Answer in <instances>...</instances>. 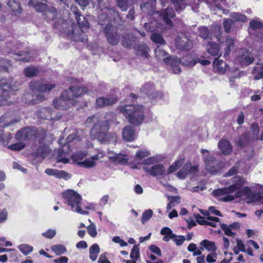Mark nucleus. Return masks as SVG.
<instances>
[{"mask_svg": "<svg viewBox=\"0 0 263 263\" xmlns=\"http://www.w3.org/2000/svg\"><path fill=\"white\" fill-rule=\"evenodd\" d=\"M117 108L130 124L138 126L144 122L145 110L144 106L138 104H129L127 101H124L120 102Z\"/></svg>", "mask_w": 263, "mask_h": 263, "instance_id": "f257e3e1", "label": "nucleus"}, {"mask_svg": "<svg viewBox=\"0 0 263 263\" xmlns=\"http://www.w3.org/2000/svg\"><path fill=\"white\" fill-rule=\"evenodd\" d=\"M110 127V121L108 120L98 122L96 123L90 132V136L92 139L98 140L101 143H109L117 139L115 133H109L108 130Z\"/></svg>", "mask_w": 263, "mask_h": 263, "instance_id": "f03ea898", "label": "nucleus"}, {"mask_svg": "<svg viewBox=\"0 0 263 263\" xmlns=\"http://www.w3.org/2000/svg\"><path fill=\"white\" fill-rule=\"evenodd\" d=\"M76 9V11L73 10V12L75 15L79 28H77L73 23L71 25V35L74 41L82 42L86 40L83 29H87L89 27V24L88 20L82 15L77 8Z\"/></svg>", "mask_w": 263, "mask_h": 263, "instance_id": "7ed1b4c3", "label": "nucleus"}, {"mask_svg": "<svg viewBox=\"0 0 263 263\" xmlns=\"http://www.w3.org/2000/svg\"><path fill=\"white\" fill-rule=\"evenodd\" d=\"M46 0H30L28 5L36 12L42 13L45 18L53 20L57 15V11L54 7H49L45 3Z\"/></svg>", "mask_w": 263, "mask_h": 263, "instance_id": "20e7f679", "label": "nucleus"}, {"mask_svg": "<svg viewBox=\"0 0 263 263\" xmlns=\"http://www.w3.org/2000/svg\"><path fill=\"white\" fill-rule=\"evenodd\" d=\"M64 200L71 206L72 210L80 214H84L85 212L81 208V196L73 190H68L62 193Z\"/></svg>", "mask_w": 263, "mask_h": 263, "instance_id": "39448f33", "label": "nucleus"}, {"mask_svg": "<svg viewBox=\"0 0 263 263\" xmlns=\"http://www.w3.org/2000/svg\"><path fill=\"white\" fill-rule=\"evenodd\" d=\"M55 86L54 83H50L43 80L31 81L29 83V88L33 92H49Z\"/></svg>", "mask_w": 263, "mask_h": 263, "instance_id": "423d86ee", "label": "nucleus"}, {"mask_svg": "<svg viewBox=\"0 0 263 263\" xmlns=\"http://www.w3.org/2000/svg\"><path fill=\"white\" fill-rule=\"evenodd\" d=\"M70 101L72 100L69 96V91L64 90L60 95L59 98L53 100V105L58 109L67 110L70 107Z\"/></svg>", "mask_w": 263, "mask_h": 263, "instance_id": "0eeeda50", "label": "nucleus"}, {"mask_svg": "<svg viewBox=\"0 0 263 263\" xmlns=\"http://www.w3.org/2000/svg\"><path fill=\"white\" fill-rule=\"evenodd\" d=\"M103 32L107 42L111 45H117L120 41V36L118 33L117 28L111 24H108L104 28Z\"/></svg>", "mask_w": 263, "mask_h": 263, "instance_id": "6e6552de", "label": "nucleus"}, {"mask_svg": "<svg viewBox=\"0 0 263 263\" xmlns=\"http://www.w3.org/2000/svg\"><path fill=\"white\" fill-rule=\"evenodd\" d=\"M140 91L152 100L162 98L163 96L161 92L155 90L154 84L151 82H148L143 85Z\"/></svg>", "mask_w": 263, "mask_h": 263, "instance_id": "1a4fd4ad", "label": "nucleus"}, {"mask_svg": "<svg viewBox=\"0 0 263 263\" xmlns=\"http://www.w3.org/2000/svg\"><path fill=\"white\" fill-rule=\"evenodd\" d=\"M20 84L14 81L12 77L2 78L0 80V89L3 92H9L18 90Z\"/></svg>", "mask_w": 263, "mask_h": 263, "instance_id": "9d476101", "label": "nucleus"}, {"mask_svg": "<svg viewBox=\"0 0 263 263\" xmlns=\"http://www.w3.org/2000/svg\"><path fill=\"white\" fill-rule=\"evenodd\" d=\"M206 168L212 174H215L218 173L222 168V162L216 159L213 156L207 157L205 161Z\"/></svg>", "mask_w": 263, "mask_h": 263, "instance_id": "9b49d317", "label": "nucleus"}, {"mask_svg": "<svg viewBox=\"0 0 263 263\" xmlns=\"http://www.w3.org/2000/svg\"><path fill=\"white\" fill-rule=\"evenodd\" d=\"M71 149L69 144H65L61 146L60 148L58 149L56 155V160L57 162H62L64 164L67 163L69 161V159L67 158Z\"/></svg>", "mask_w": 263, "mask_h": 263, "instance_id": "f8f14e48", "label": "nucleus"}, {"mask_svg": "<svg viewBox=\"0 0 263 263\" xmlns=\"http://www.w3.org/2000/svg\"><path fill=\"white\" fill-rule=\"evenodd\" d=\"M118 101L117 96L110 95L107 97H100L96 99V105L98 108H101L108 106H112Z\"/></svg>", "mask_w": 263, "mask_h": 263, "instance_id": "ddd939ff", "label": "nucleus"}, {"mask_svg": "<svg viewBox=\"0 0 263 263\" xmlns=\"http://www.w3.org/2000/svg\"><path fill=\"white\" fill-rule=\"evenodd\" d=\"M34 130L31 127H26L18 130L15 134V139L18 141H26L33 138Z\"/></svg>", "mask_w": 263, "mask_h": 263, "instance_id": "4468645a", "label": "nucleus"}, {"mask_svg": "<svg viewBox=\"0 0 263 263\" xmlns=\"http://www.w3.org/2000/svg\"><path fill=\"white\" fill-rule=\"evenodd\" d=\"M246 180L242 176H236L233 178L232 184L229 186V189L232 193L238 192L242 190Z\"/></svg>", "mask_w": 263, "mask_h": 263, "instance_id": "2eb2a0df", "label": "nucleus"}, {"mask_svg": "<svg viewBox=\"0 0 263 263\" xmlns=\"http://www.w3.org/2000/svg\"><path fill=\"white\" fill-rule=\"evenodd\" d=\"M163 62L166 65L169 66L171 68L174 73L178 74L181 72L179 59L170 56L163 59Z\"/></svg>", "mask_w": 263, "mask_h": 263, "instance_id": "dca6fc26", "label": "nucleus"}, {"mask_svg": "<svg viewBox=\"0 0 263 263\" xmlns=\"http://www.w3.org/2000/svg\"><path fill=\"white\" fill-rule=\"evenodd\" d=\"M143 170L146 173L154 177L162 176L165 172V168L161 164H155L150 167L143 166Z\"/></svg>", "mask_w": 263, "mask_h": 263, "instance_id": "f3484780", "label": "nucleus"}, {"mask_svg": "<svg viewBox=\"0 0 263 263\" xmlns=\"http://www.w3.org/2000/svg\"><path fill=\"white\" fill-rule=\"evenodd\" d=\"M133 48L134 49L137 56L140 57L143 59L148 58L149 56V52L150 49L147 45L143 43L136 44Z\"/></svg>", "mask_w": 263, "mask_h": 263, "instance_id": "a211bd4d", "label": "nucleus"}, {"mask_svg": "<svg viewBox=\"0 0 263 263\" xmlns=\"http://www.w3.org/2000/svg\"><path fill=\"white\" fill-rule=\"evenodd\" d=\"M69 91V96L71 97V100H73L75 98L82 96L88 92V90L85 86H70L68 90Z\"/></svg>", "mask_w": 263, "mask_h": 263, "instance_id": "6ab92c4d", "label": "nucleus"}, {"mask_svg": "<svg viewBox=\"0 0 263 263\" xmlns=\"http://www.w3.org/2000/svg\"><path fill=\"white\" fill-rule=\"evenodd\" d=\"M39 145L37 146L35 152L34 153V156L36 158H41L45 159L51 152V149L48 144L46 142L42 143H39Z\"/></svg>", "mask_w": 263, "mask_h": 263, "instance_id": "aec40b11", "label": "nucleus"}, {"mask_svg": "<svg viewBox=\"0 0 263 263\" xmlns=\"http://www.w3.org/2000/svg\"><path fill=\"white\" fill-rule=\"evenodd\" d=\"M23 99H24L26 103L28 104H35L43 102L46 98L42 94L37 95L35 96V98H34L31 93L26 92L24 94Z\"/></svg>", "mask_w": 263, "mask_h": 263, "instance_id": "412c9836", "label": "nucleus"}, {"mask_svg": "<svg viewBox=\"0 0 263 263\" xmlns=\"http://www.w3.org/2000/svg\"><path fill=\"white\" fill-rule=\"evenodd\" d=\"M176 47L182 51H189L192 47V43L190 40L184 41L180 37H177L175 41Z\"/></svg>", "mask_w": 263, "mask_h": 263, "instance_id": "4be33fe9", "label": "nucleus"}, {"mask_svg": "<svg viewBox=\"0 0 263 263\" xmlns=\"http://www.w3.org/2000/svg\"><path fill=\"white\" fill-rule=\"evenodd\" d=\"M218 145L219 149L224 155H228L232 151V146L227 139H222L219 141Z\"/></svg>", "mask_w": 263, "mask_h": 263, "instance_id": "5701e85b", "label": "nucleus"}, {"mask_svg": "<svg viewBox=\"0 0 263 263\" xmlns=\"http://www.w3.org/2000/svg\"><path fill=\"white\" fill-rule=\"evenodd\" d=\"M206 51L208 53L213 57H219L221 54L220 53V46L219 44L214 42H209L206 45Z\"/></svg>", "mask_w": 263, "mask_h": 263, "instance_id": "b1692460", "label": "nucleus"}, {"mask_svg": "<svg viewBox=\"0 0 263 263\" xmlns=\"http://www.w3.org/2000/svg\"><path fill=\"white\" fill-rule=\"evenodd\" d=\"M135 130L130 125L126 126L122 131V137L123 139L127 141L130 142L134 140L135 138Z\"/></svg>", "mask_w": 263, "mask_h": 263, "instance_id": "393cba45", "label": "nucleus"}, {"mask_svg": "<svg viewBox=\"0 0 263 263\" xmlns=\"http://www.w3.org/2000/svg\"><path fill=\"white\" fill-rule=\"evenodd\" d=\"M33 138H38L39 143L41 144L45 142L46 139L47 137L46 130L41 127L36 128H33Z\"/></svg>", "mask_w": 263, "mask_h": 263, "instance_id": "a878e982", "label": "nucleus"}, {"mask_svg": "<svg viewBox=\"0 0 263 263\" xmlns=\"http://www.w3.org/2000/svg\"><path fill=\"white\" fill-rule=\"evenodd\" d=\"M253 193L254 192L248 186H245L243 188L242 190L236 192V197L241 198L245 196L247 199L249 200L248 202L250 203L252 198Z\"/></svg>", "mask_w": 263, "mask_h": 263, "instance_id": "bb28decb", "label": "nucleus"}, {"mask_svg": "<svg viewBox=\"0 0 263 263\" xmlns=\"http://www.w3.org/2000/svg\"><path fill=\"white\" fill-rule=\"evenodd\" d=\"M252 73L255 75V80L263 78V63H257L254 67Z\"/></svg>", "mask_w": 263, "mask_h": 263, "instance_id": "cd10ccee", "label": "nucleus"}, {"mask_svg": "<svg viewBox=\"0 0 263 263\" xmlns=\"http://www.w3.org/2000/svg\"><path fill=\"white\" fill-rule=\"evenodd\" d=\"M100 248L98 244H93L89 249V258L92 261H95L100 253Z\"/></svg>", "mask_w": 263, "mask_h": 263, "instance_id": "c85d7f7f", "label": "nucleus"}, {"mask_svg": "<svg viewBox=\"0 0 263 263\" xmlns=\"http://www.w3.org/2000/svg\"><path fill=\"white\" fill-rule=\"evenodd\" d=\"M199 36L203 40L212 39V33H211L208 27L203 26L199 28Z\"/></svg>", "mask_w": 263, "mask_h": 263, "instance_id": "c756f323", "label": "nucleus"}, {"mask_svg": "<svg viewBox=\"0 0 263 263\" xmlns=\"http://www.w3.org/2000/svg\"><path fill=\"white\" fill-rule=\"evenodd\" d=\"M24 73L26 77L32 78L39 74V70L33 66H28L24 69Z\"/></svg>", "mask_w": 263, "mask_h": 263, "instance_id": "7c9ffc66", "label": "nucleus"}, {"mask_svg": "<svg viewBox=\"0 0 263 263\" xmlns=\"http://www.w3.org/2000/svg\"><path fill=\"white\" fill-rule=\"evenodd\" d=\"M200 244L208 251L215 252L217 250V247L215 243L208 239L203 240L201 241Z\"/></svg>", "mask_w": 263, "mask_h": 263, "instance_id": "2f4dec72", "label": "nucleus"}, {"mask_svg": "<svg viewBox=\"0 0 263 263\" xmlns=\"http://www.w3.org/2000/svg\"><path fill=\"white\" fill-rule=\"evenodd\" d=\"M226 48L225 49V53L224 56L226 57L227 55H229L231 49L234 47V42L233 38L230 36H228L226 38Z\"/></svg>", "mask_w": 263, "mask_h": 263, "instance_id": "473e14b6", "label": "nucleus"}, {"mask_svg": "<svg viewBox=\"0 0 263 263\" xmlns=\"http://www.w3.org/2000/svg\"><path fill=\"white\" fill-rule=\"evenodd\" d=\"M228 194H232L229 186L215 189L213 191V194L215 197H219Z\"/></svg>", "mask_w": 263, "mask_h": 263, "instance_id": "72a5a7b5", "label": "nucleus"}, {"mask_svg": "<svg viewBox=\"0 0 263 263\" xmlns=\"http://www.w3.org/2000/svg\"><path fill=\"white\" fill-rule=\"evenodd\" d=\"M137 40V39L136 37L129 39L124 36L121 41V44L122 46L125 48H131L132 47H134V46L136 44Z\"/></svg>", "mask_w": 263, "mask_h": 263, "instance_id": "f704fd0d", "label": "nucleus"}, {"mask_svg": "<svg viewBox=\"0 0 263 263\" xmlns=\"http://www.w3.org/2000/svg\"><path fill=\"white\" fill-rule=\"evenodd\" d=\"M8 5L13 12L20 13L22 10L20 3L16 0H9L8 2Z\"/></svg>", "mask_w": 263, "mask_h": 263, "instance_id": "c9c22d12", "label": "nucleus"}, {"mask_svg": "<svg viewBox=\"0 0 263 263\" xmlns=\"http://www.w3.org/2000/svg\"><path fill=\"white\" fill-rule=\"evenodd\" d=\"M52 250L58 255L64 254L67 251L65 247L62 245H54L52 247Z\"/></svg>", "mask_w": 263, "mask_h": 263, "instance_id": "e433bc0d", "label": "nucleus"}, {"mask_svg": "<svg viewBox=\"0 0 263 263\" xmlns=\"http://www.w3.org/2000/svg\"><path fill=\"white\" fill-rule=\"evenodd\" d=\"M171 2L175 6V10L177 12L180 11L185 8L184 0H171Z\"/></svg>", "mask_w": 263, "mask_h": 263, "instance_id": "4c0bfd02", "label": "nucleus"}, {"mask_svg": "<svg viewBox=\"0 0 263 263\" xmlns=\"http://www.w3.org/2000/svg\"><path fill=\"white\" fill-rule=\"evenodd\" d=\"M169 9H167L165 10L164 15H163V18L164 20L165 21V23L166 24L170 25L171 26H173V22L170 19V18H173L175 16V13L174 11H172L170 14L168 13Z\"/></svg>", "mask_w": 263, "mask_h": 263, "instance_id": "58836bf2", "label": "nucleus"}, {"mask_svg": "<svg viewBox=\"0 0 263 263\" xmlns=\"http://www.w3.org/2000/svg\"><path fill=\"white\" fill-rule=\"evenodd\" d=\"M18 56L17 59L18 61H20L23 62H29L31 59L30 56V53L28 51L21 52L19 53H17Z\"/></svg>", "mask_w": 263, "mask_h": 263, "instance_id": "ea45409f", "label": "nucleus"}, {"mask_svg": "<svg viewBox=\"0 0 263 263\" xmlns=\"http://www.w3.org/2000/svg\"><path fill=\"white\" fill-rule=\"evenodd\" d=\"M152 40L156 43L163 45L165 44V41L161 35L158 33H154L151 35Z\"/></svg>", "mask_w": 263, "mask_h": 263, "instance_id": "a19ab883", "label": "nucleus"}, {"mask_svg": "<svg viewBox=\"0 0 263 263\" xmlns=\"http://www.w3.org/2000/svg\"><path fill=\"white\" fill-rule=\"evenodd\" d=\"M132 259L137 260L140 257V251L138 246H134L130 253Z\"/></svg>", "mask_w": 263, "mask_h": 263, "instance_id": "79ce46f5", "label": "nucleus"}, {"mask_svg": "<svg viewBox=\"0 0 263 263\" xmlns=\"http://www.w3.org/2000/svg\"><path fill=\"white\" fill-rule=\"evenodd\" d=\"M234 224V223L228 226L227 224L221 223L220 224V228L224 231L226 235L229 236H233L235 234L232 231L231 227H232Z\"/></svg>", "mask_w": 263, "mask_h": 263, "instance_id": "37998d69", "label": "nucleus"}, {"mask_svg": "<svg viewBox=\"0 0 263 263\" xmlns=\"http://www.w3.org/2000/svg\"><path fill=\"white\" fill-rule=\"evenodd\" d=\"M130 0H116L118 7L122 11H126L129 6Z\"/></svg>", "mask_w": 263, "mask_h": 263, "instance_id": "c03bdc74", "label": "nucleus"}, {"mask_svg": "<svg viewBox=\"0 0 263 263\" xmlns=\"http://www.w3.org/2000/svg\"><path fill=\"white\" fill-rule=\"evenodd\" d=\"M25 146L26 144L20 141V142L11 144L8 146V148L14 151H19L23 149Z\"/></svg>", "mask_w": 263, "mask_h": 263, "instance_id": "a18cd8bd", "label": "nucleus"}, {"mask_svg": "<svg viewBox=\"0 0 263 263\" xmlns=\"http://www.w3.org/2000/svg\"><path fill=\"white\" fill-rule=\"evenodd\" d=\"M20 250L25 255L29 254L33 250V247L26 244H22L18 246Z\"/></svg>", "mask_w": 263, "mask_h": 263, "instance_id": "49530a36", "label": "nucleus"}, {"mask_svg": "<svg viewBox=\"0 0 263 263\" xmlns=\"http://www.w3.org/2000/svg\"><path fill=\"white\" fill-rule=\"evenodd\" d=\"M250 27L253 30L263 29V24L261 22L255 20H252L249 23Z\"/></svg>", "mask_w": 263, "mask_h": 263, "instance_id": "de8ad7c7", "label": "nucleus"}, {"mask_svg": "<svg viewBox=\"0 0 263 263\" xmlns=\"http://www.w3.org/2000/svg\"><path fill=\"white\" fill-rule=\"evenodd\" d=\"M153 212L152 210L148 209L143 212L142 216L141 221L144 223L147 221L153 216Z\"/></svg>", "mask_w": 263, "mask_h": 263, "instance_id": "09e8293b", "label": "nucleus"}, {"mask_svg": "<svg viewBox=\"0 0 263 263\" xmlns=\"http://www.w3.org/2000/svg\"><path fill=\"white\" fill-rule=\"evenodd\" d=\"M233 25V21L230 19H226L223 21V25L225 32L229 33L230 32Z\"/></svg>", "mask_w": 263, "mask_h": 263, "instance_id": "8fccbe9b", "label": "nucleus"}, {"mask_svg": "<svg viewBox=\"0 0 263 263\" xmlns=\"http://www.w3.org/2000/svg\"><path fill=\"white\" fill-rule=\"evenodd\" d=\"M80 165L84 167L90 168L95 166L96 163L90 159H85L84 161L80 163Z\"/></svg>", "mask_w": 263, "mask_h": 263, "instance_id": "3c124183", "label": "nucleus"}, {"mask_svg": "<svg viewBox=\"0 0 263 263\" xmlns=\"http://www.w3.org/2000/svg\"><path fill=\"white\" fill-rule=\"evenodd\" d=\"M161 234L162 235H171L172 239L177 237V236L173 233V231L168 227H165L161 230Z\"/></svg>", "mask_w": 263, "mask_h": 263, "instance_id": "603ef678", "label": "nucleus"}, {"mask_svg": "<svg viewBox=\"0 0 263 263\" xmlns=\"http://www.w3.org/2000/svg\"><path fill=\"white\" fill-rule=\"evenodd\" d=\"M87 229L88 233L92 237H95L97 236V232L96 230V226L93 223H92L91 224L89 225Z\"/></svg>", "mask_w": 263, "mask_h": 263, "instance_id": "864d4df0", "label": "nucleus"}, {"mask_svg": "<svg viewBox=\"0 0 263 263\" xmlns=\"http://www.w3.org/2000/svg\"><path fill=\"white\" fill-rule=\"evenodd\" d=\"M55 177L60 179L63 178L64 179H68L70 177V175L68 173L63 170H58L57 171Z\"/></svg>", "mask_w": 263, "mask_h": 263, "instance_id": "5fc2aeb1", "label": "nucleus"}, {"mask_svg": "<svg viewBox=\"0 0 263 263\" xmlns=\"http://www.w3.org/2000/svg\"><path fill=\"white\" fill-rule=\"evenodd\" d=\"M232 17L236 21H240L245 22L247 20V17L245 14L239 13H234L232 15Z\"/></svg>", "mask_w": 263, "mask_h": 263, "instance_id": "6e6d98bb", "label": "nucleus"}, {"mask_svg": "<svg viewBox=\"0 0 263 263\" xmlns=\"http://www.w3.org/2000/svg\"><path fill=\"white\" fill-rule=\"evenodd\" d=\"M188 166L185 165L178 172L177 176L179 178H185L186 176L189 174L187 170Z\"/></svg>", "mask_w": 263, "mask_h": 263, "instance_id": "4d7b16f0", "label": "nucleus"}, {"mask_svg": "<svg viewBox=\"0 0 263 263\" xmlns=\"http://www.w3.org/2000/svg\"><path fill=\"white\" fill-rule=\"evenodd\" d=\"M257 201H261L263 203V195L260 192H254L251 202Z\"/></svg>", "mask_w": 263, "mask_h": 263, "instance_id": "13d9d810", "label": "nucleus"}, {"mask_svg": "<svg viewBox=\"0 0 263 263\" xmlns=\"http://www.w3.org/2000/svg\"><path fill=\"white\" fill-rule=\"evenodd\" d=\"M109 160L116 163H121L125 160L122 155H117L115 156H111L109 157Z\"/></svg>", "mask_w": 263, "mask_h": 263, "instance_id": "bf43d9fd", "label": "nucleus"}, {"mask_svg": "<svg viewBox=\"0 0 263 263\" xmlns=\"http://www.w3.org/2000/svg\"><path fill=\"white\" fill-rule=\"evenodd\" d=\"M236 198V193L234 195H230V194H226L225 196L219 198L218 201L222 202H230L234 200Z\"/></svg>", "mask_w": 263, "mask_h": 263, "instance_id": "052dcab7", "label": "nucleus"}, {"mask_svg": "<svg viewBox=\"0 0 263 263\" xmlns=\"http://www.w3.org/2000/svg\"><path fill=\"white\" fill-rule=\"evenodd\" d=\"M150 155V153L148 151H143L141 150H138L136 154V157L138 159L141 160L143 158L148 156Z\"/></svg>", "mask_w": 263, "mask_h": 263, "instance_id": "680f3d73", "label": "nucleus"}, {"mask_svg": "<svg viewBox=\"0 0 263 263\" xmlns=\"http://www.w3.org/2000/svg\"><path fill=\"white\" fill-rule=\"evenodd\" d=\"M56 234V232L53 229H49L46 232L43 233L42 235L48 239H51L53 238Z\"/></svg>", "mask_w": 263, "mask_h": 263, "instance_id": "e2e57ef3", "label": "nucleus"}, {"mask_svg": "<svg viewBox=\"0 0 263 263\" xmlns=\"http://www.w3.org/2000/svg\"><path fill=\"white\" fill-rule=\"evenodd\" d=\"M238 167L237 166H234L231 168L224 175L225 177H231L238 173Z\"/></svg>", "mask_w": 263, "mask_h": 263, "instance_id": "0e129e2a", "label": "nucleus"}, {"mask_svg": "<svg viewBox=\"0 0 263 263\" xmlns=\"http://www.w3.org/2000/svg\"><path fill=\"white\" fill-rule=\"evenodd\" d=\"M87 154L83 152H78L73 154L72 158L75 160H81L86 156Z\"/></svg>", "mask_w": 263, "mask_h": 263, "instance_id": "69168bd1", "label": "nucleus"}, {"mask_svg": "<svg viewBox=\"0 0 263 263\" xmlns=\"http://www.w3.org/2000/svg\"><path fill=\"white\" fill-rule=\"evenodd\" d=\"M149 250L153 253L156 254L158 256H161V255H162L161 251L160 249L158 247H157L155 245H152L149 246Z\"/></svg>", "mask_w": 263, "mask_h": 263, "instance_id": "338daca9", "label": "nucleus"}, {"mask_svg": "<svg viewBox=\"0 0 263 263\" xmlns=\"http://www.w3.org/2000/svg\"><path fill=\"white\" fill-rule=\"evenodd\" d=\"M98 263H111L106 257V253H104L100 255Z\"/></svg>", "mask_w": 263, "mask_h": 263, "instance_id": "774afa93", "label": "nucleus"}]
</instances>
